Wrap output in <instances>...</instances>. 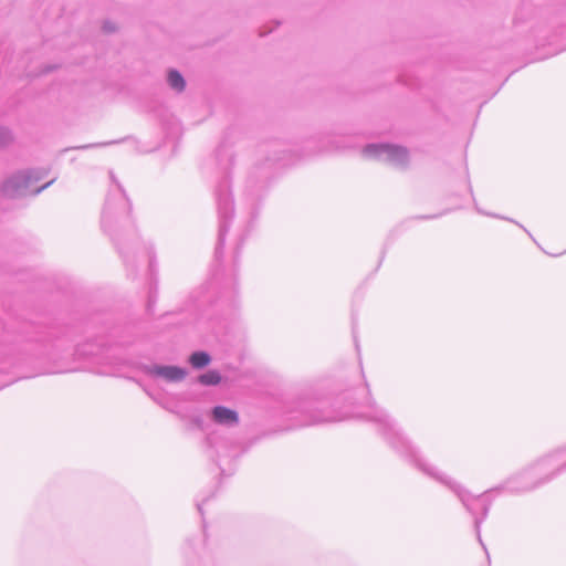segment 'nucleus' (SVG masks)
Returning a JSON list of instances; mask_svg holds the SVG:
<instances>
[{
  "label": "nucleus",
  "mask_w": 566,
  "mask_h": 566,
  "mask_svg": "<svg viewBox=\"0 0 566 566\" xmlns=\"http://www.w3.org/2000/svg\"><path fill=\"white\" fill-rule=\"evenodd\" d=\"M221 381V376L217 370H208L199 376V382L205 386H214Z\"/></svg>",
  "instance_id": "obj_12"
},
{
  "label": "nucleus",
  "mask_w": 566,
  "mask_h": 566,
  "mask_svg": "<svg viewBox=\"0 0 566 566\" xmlns=\"http://www.w3.org/2000/svg\"><path fill=\"white\" fill-rule=\"evenodd\" d=\"M208 417L213 423L221 427L233 428L239 424L238 412L224 406L213 407Z\"/></svg>",
  "instance_id": "obj_7"
},
{
  "label": "nucleus",
  "mask_w": 566,
  "mask_h": 566,
  "mask_svg": "<svg viewBox=\"0 0 566 566\" xmlns=\"http://www.w3.org/2000/svg\"><path fill=\"white\" fill-rule=\"evenodd\" d=\"M217 211L219 219L218 242L214 249V258L220 260L223 255L226 235L234 213V203L231 192L230 180L223 177L216 189Z\"/></svg>",
  "instance_id": "obj_4"
},
{
  "label": "nucleus",
  "mask_w": 566,
  "mask_h": 566,
  "mask_svg": "<svg viewBox=\"0 0 566 566\" xmlns=\"http://www.w3.org/2000/svg\"><path fill=\"white\" fill-rule=\"evenodd\" d=\"M167 82L169 86L177 92L184 91L186 86V82L182 77V75L177 70H170L168 72Z\"/></svg>",
  "instance_id": "obj_10"
},
{
  "label": "nucleus",
  "mask_w": 566,
  "mask_h": 566,
  "mask_svg": "<svg viewBox=\"0 0 566 566\" xmlns=\"http://www.w3.org/2000/svg\"><path fill=\"white\" fill-rule=\"evenodd\" d=\"M154 302H155V296L153 295V293H150L149 297H148V304H147V308L149 312L151 311V306H153Z\"/></svg>",
  "instance_id": "obj_17"
},
{
  "label": "nucleus",
  "mask_w": 566,
  "mask_h": 566,
  "mask_svg": "<svg viewBox=\"0 0 566 566\" xmlns=\"http://www.w3.org/2000/svg\"><path fill=\"white\" fill-rule=\"evenodd\" d=\"M566 471V447L554 450L493 488L496 495L533 491Z\"/></svg>",
  "instance_id": "obj_3"
},
{
  "label": "nucleus",
  "mask_w": 566,
  "mask_h": 566,
  "mask_svg": "<svg viewBox=\"0 0 566 566\" xmlns=\"http://www.w3.org/2000/svg\"><path fill=\"white\" fill-rule=\"evenodd\" d=\"M363 417L374 422L388 443L410 464L415 465L427 476L448 488L461 502L472 516L479 542L481 539V525L489 515L490 507L496 495L494 489L474 495L457 480L429 463L416 447L403 436L396 421L374 401H369L368 411Z\"/></svg>",
  "instance_id": "obj_1"
},
{
  "label": "nucleus",
  "mask_w": 566,
  "mask_h": 566,
  "mask_svg": "<svg viewBox=\"0 0 566 566\" xmlns=\"http://www.w3.org/2000/svg\"><path fill=\"white\" fill-rule=\"evenodd\" d=\"M207 301H209V297H205L203 300L198 301V302H199L200 304H202V303H205V302H207Z\"/></svg>",
  "instance_id": "obj_19"
},
{
  "label": "nucleus",
  "mask_w": 566,
  "mask_h": 566,
  "mask_svg": "<svg viewBox=\"0 0 566 566\" xmlns=\"http://www.w3.org/2000/svg\"><path fill=\"white\" fill-rule=\"evenodd\" d=\"M103 30L105 32H114L116 30V27L113 22L111 21H105L104 24H103Z\"/></svg>",
  "instance_id": "obj_15"
},
{
  "label": "nucleus",
  "mask_w": 566,
  "mask_h": 566,
  "mask_svg": "<svg viewBox=\"0 0 566 566\" xmlns=\"http://www.w3.org/2000/svg\"><path fill=\"white\" fill-rule=\"evenodd\" d=\"M42 177L43 171L39 169L19 171L2 184L1 193L7 198H20L28 195H38L53 182V180H51L43 186L33 189V185Z\"/></svg>",
  "instance_id": "obj_5"
},
{
  "label": "nucleus",
  "mask_w": 566,
  "mask_h": 566,
  "mask_svg": "<svg viewBox=\"0 0 566 566\" xmlns=\"http://www.w3.org/2000/svg\"><path fill=\"white\" fill-rule=\"evenodd\" d=\"M357 415H350V413H340L334 410H315L313 411L306 420L302 422V426H311L322 422H335V421H343L353 417H356Z\"/></svg>",
  "instance_id": "obj_9"
},
{
  "label": "nucleus",
  "mask_w": 566,
  "mask_h": 566,
  "mask_svg": "<svg viewBox=\"0 0 566 566\" xmlns=\"http://www.w3.org/2000/svg\"><path fill=\"white\" fill-rule=\"evenodd\" d=\"M192 423L200 430L205 431L207 430V424L200 415H195L191 418Z\"/></svg>",
  "instance_id": "obj_14"
},
{
  "label": "nucleus",
  "mask_w": 566,
  "mask_h": 566,
  "mask_svg": "<svg viewBox=\"0 0 566 566\" xmlns=\"http://www.w3.org/2000/svg\"><path fill=\"white\" fill-rule=\"evenodd\" d=\"M475 209L478 210L479 213H482V214H485V216H489V217H493V218H500V216L484 212L481 209H479L478 207H475ZM501 219H504V220L513 222V220L509 219V218L501 217ZM514 223H515V221H514ZM516 224L518 226L517 222H516ZM520 227L523 228V226H521V224H520Z\"/></svg>",
  "instance_id": "obj_16"
},
{
  "label": "nucleus",
  "mask_w": 566,
  "mask_h": 566,
  "mask_svg": "<svg viewBox=\"0 0 566 566\" xmlns=\"http://www.w3.org/2000/svg\"><path fill=\"white\" fill-rule=\"evenodd\" d=\"M198 511L202 514V503H197Z\"/></svg>",
  "instance_id": "obj_18"
},
{
  "label": "nucleus",
  "mask_w": 566,
  "mask_h": 566,
  "mask_svg": "<svg viewBox=\"0 0 566 566\" xmlns=\"http://www.w3.org/2000/svg\"><path fill=\"white\" fill-rule=\"evenodd\" d=\"M147 373L150 376L164 378L168 382H179L187 376L185 368L168 365H153Z\"/></svg>",
  "instance_id": "obj_8"
},
{
  "label": "nucleus",
  "mask_w": 566,
  "mask_h": 566,
  "mask_svg": "<svg viewBox=\"0 0 566 566\" xmlns=\"http://www.w3.org/2000/svg\"><path fill=\"white\" fill-rule=\"evenodd\" d=\"M11 140V130L6 127H0V147L7 146Z\"/></svg>",
  "instance_id": "obj_13"
},
{
  "label": "nucleus",
  "mask_w": 566,
  "mask_h": 566,
  "mask_svg": "<svg viewBox=\"0 0 566 566\" xmlns=\"http://www.w3.org/2000/svg\"><path fill=\"white\" fill-rule=\"evenodd\" d=\"M211 360L210 355L207 352H195L189 357V363L193 368H203Z\"/></svg>",
  "instance_id": "obj_11"
},
{
  "label": "nucleus",
  "mask_w": 566,
  "mask_h": 566,
  "mask_svg": "<svg viewBox=\"0 0 566 566\" xmlns=\"http://www.w3.org/2000/svg\"><path fill=\"white\" fill-rule=\"evenodd\" d=\"M363 155L366 158L377 159L397 168H406L410 159L406 147L387 143L368 144L363 148Z\"/></svg>",
  "instance_id": "obj_6"
},
{
  "label": "nucleus",
  "mask_w": 566,
  "mask_h": 566,
  "mask_svg": "<svg viewBox=\"0 0 566 566\" xmlns=\"http://www.w3.org/2000/svg\"><path fill=\"white\" fill-rule=\"evenodd\" d=\"M109 178L111 186L102 211V229L112 239L126 265L135 254H145L148 256L151 270L154 256L151 250L146 248L137 235L130 218L129 199L113 171H109Z\"/></svg>",
  "instance_id": "obj_2"
}]
</instances>
